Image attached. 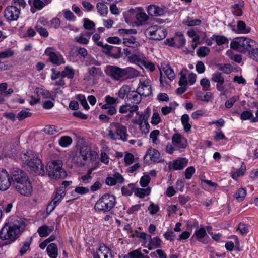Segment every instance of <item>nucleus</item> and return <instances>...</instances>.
<instances>
[{
	"label": "nucleus",
	"instance_id": "nucleus-1",
	"mask_svg": "<svg viewBox=\"0 0 258 258\" xmlns=\"http://www.w3.org/2000/svg\"><path fill=\"white\" fill-rule=\"evenodd\" d=\"M11 177L16 190L21 195L29 197L32 195L33 189L32 183L26 173L17 168H13Z\"/></svg>",
	"mask_w": 258,
	"mask_h": 258
},
{
	"label": "nucleus",
	"instance_id": "nucleus-2",
	"mask_svg": "<svg viewBox=\"0 0 258 258\" xmlns=\"http://www.w3.org/2000/svg\"><path fill=\"white\" fill-rule=\"evenodd\" d=\"M25 226V223L22 220H15L12 222L5 223L0 231V238L3 240L15 241L23 232Z\"/></svg>",
	"mask_w": 258,
	"mask_h": 258
},
{
	"label": "nucleus",
	"instance_id": "nucleus-3",
	"mask_svg": "<svg viewBox=\"0 0 258 258\" xmlns=\"http://www.w3.org/2000/svg\"><path fill=\"white\" fill-rule=\"evenodd\" d=\"M19 158L21 161L29 168L31 171L38 175H43L44 174L43 166L34 151L29 150L22 152L20 154Z\"/></svg>",
	"mask_w": 258,
	"mask_h": 258
},
{
	"label": "nucleus",
	"instance_id": "nucleus-4",
	"mask_svg": "<svg viewBox=\"0 0 258 258\" xmlns=\"http://www.w3.org/2000/svg\"><path fill=\"white\" fill-rule=\"evenodd\" d=\"M46 173L51 179L64 178L67 172L63 168V162L61 160H53L49 162L46 167Z\"/></svg>",
	"mask_w": 258,
	"mask_h": 258
},
{
	"label": "nucleus",
	"instance_id": "nucleus-5",
	"mask_svg": "<svg viewBox=\"0 0 258 258\" xmlns=\"http://www.w3.org/2000/svg\"><path fill=\"white\" fill-rule=\"evenodd\" d=\"M127 127L119 122H112L108 130V136L114 141L121 140L126 142L127 140Z\"/></svg>",
	"mask_w": 258,
	"mask_h": 258
},
{
	"label": "nucleus",
	"instance_id": "nucleus-6",
	"mask_svg": "<svg viewBox=\"0 0 258 258\" xmlns=\"http://www.w3.org/2000/svg\"><path fill=\"white\" fill-rule=\"evenodd\" d=\"M116 198L113 195L106 194L97 200L94 206L96 212L106 213L110 211L116 204Z\"/></svg>",
	"mask_w": 258,
	"mask_h": 258
},
{
	"label": "nucleus",
	"instance_id": "nucleus-7",
	"mask_svg": "<svg viewBox=\"0 0 258 258\" xmlns=\"http://www.w3.org/2000/svg\"><path fill=\"white\" fill-rule=\"evenodd\" d=\"M256 42L253 40L245 37H239L233 39L230 43V47L235 50H239L242 49L251 52L256 46Z\"/></svg>",
	"mask_w": 258,
	"mask_h": 258
},
{
	"label": "nucleus",
	"instance_id": "nucleus-8",
	"mask_svg": "<svg viewBox=\"0 0 258 258\" xmlns=\"http://www.w3.org/2000/svg\"><path fill=\"white\" fill-rule=\"evenodd\" d=\"M145 34L150 39L161 40L165 38L167 32L163 28L158 25H152L146 29Z\"/></svg>",
	"mask_w": 258,
	"mask_h": 258
},
{
	"label": "nucleus",
	"instance_id": "nucleus-9",
	"mask_svg": "<svg viewBox=\"0 0 258 258\" xmlns=\"http://www.w3.org/2000/svg\"><path fill=\"white\" fill-rule=\"evenodd\" d=\"M45 54L48 56L49 61L53 64L59 66L65 63V60L61 54L55 52L52 47H48L45 50Z\"/></svg>",
	"mask_w": 258,
	"mask_h": 258
},
{
	"label": "nucleus",
	"instance_id": "nucleus-10",
	"mask_svg": "<svg viewBox=\"0 0 258 258\" xmlns=\"http://www.w3.org/2000/svg\"><path fill=\"white\" fill-rule=\"evenodd\" d=\"M137 90L143 96H150L152 92L150 81L149 79H140Z\"/></svg>",
	"mask_w": 258,
	"mask_h": 258
},
{
	"label": "nucleus",
	"instance_id": "nucleus-11",
	"mask_svg": "<svg viewBox=\"0 0 258 258\" xmlns=\"http://www.w3.org/2000/svg\"><path fill=\"white\" fill-rule=\"evenodd\" d=\"M102 52L105 55L116 59L120 58L121 56V48L112 46L107 44L103 46Z\"/></svg>",
	"mask_w": 258,
	"mask_h": 258
},
{
	"label": "nucleus",
	"instance_id": "nucleus-12",
	"mask_svg": "<svg viewBox=\"0 0 258 258\" xmlns=\"http://www.w3.org/2000/svg\"><path fill=\"white\" fill-rule=\"evenodd\" d=\"M20 14V9L16 6H10L7 7L4 11L5 18L10 21L16 20L18 19Z\"/></svg>",
	"mask_w": 258,
	"mask_h": 258
},
{
	"label": "nucleus",
	"instance_id": "nucleus-13",
	"mask_svg": "<svg viewBox=\"0 0 258 258\" xmlns=\"http://www.w3.org/2000/svg\"><path fill=\"white\" fill-rule=\"evenodd\" d=\"M11 183V178L8 172L4 169H0V190H7Z\"/></svg>",
	"mask_w": 258,
	"mask_h": 258
},
{
	"label": "nucleus",
	"instance_id": "nucleus-14",
	"mask_svg": "<svg viewBox=\"0 0 258 258\" xmlns=\"http://www.w3.org/2000/svg\"><path fill=\"white\" fill-rule=\"evenodd\" d=\"M172 142L174 147L178 149H185L187 145V140L180 134H175L172 137Z\"/></svg>",
	"mask_w": 258,
	"mask_h": 258
},
{
	"label": "nucleus",
	"instance_id": "nucleus-15",
	"mask_svg": "<svg viewBox=\"0 0 258 258\" xmlns=\"http://www.w3.org/2000/svg\"><path fill=\"white\" fill-rule=\"evenodd\" d=\"M108 74L114 79L119 80L124 76V69H121L116 66L108 67Z\"/></svg>",
	"mask_w": 258,
	"mask_h": 258
},
{
	"label": "nucleus",
	"instance_id": "nucleus-16",
	"mask_svg": "<svg viewBox=\"0 0 258 258\" xmlns=\"http://www.w3.org/2000/svg\"><path fill=\"white\" fill-rule=\"evenodd\" d=\"M133 124L139 125V129L143 134H147L150 131V125L148 121H144L139 119H133L131 121Z\"/></svg>",
	"mask_w": 258,
	"mask_h": 258
},
{
	"label": "nucleus",
	"instance_id": "nucleus-17",
	"mask_svg": "<svg viewBox=\"0 0 258 258\" xmlns=\"http://www.w3.org/2000/svg\"><path fill=\"white\" fill-rule=\"evenodd\" d=\"M142 95L139 93L138 90L132 91L131 92L127 95V101L133 103V105H137L140 103L141 101V96Z\"/></svg>",
	"mask_w": 258,
	"mask_h": 258
},
{
	"label": "nucleus",
	"instance_id": "nucleus-18",
	"mask_svg": "<svg viewBox=\"0 0 258 258\" xmlns=\"http://www.w3.org/2000/svg\"><path fill=\"white\" fill-rule=\"evenodd\" d=\"M66 195V190L63 188L57 189L55 196L51 203L54 208L59 203Z\"/></svg>",
	"mask_w": 258,
	"mask_h": 258
},
{
	"label": "nucleus",
	"instance_id": "nucleus-19",
	"mask_svg": "<svg viewBox=\"0 0 258 258\" xmlns=\"http://www.w3.org/2000/svg\"><path fill=\"white\" fill-rule=\"evenodd\" d=\"M147 12L149 15L152 16H160L163 15L165 13L163 9L155 5L148 6Z\"/></svg>",
	"mask_w": 258,
	"mask_h": 258
},
{
	"label": "nucleus",
	"instance_id": "nucleus-20",
	"mask_svg": "<svg viewBox=\"0 0 258 258\" xmlns=\"http://www.w3.org/2000/svg\"><path fill=\"white\" fill-rule=\"evenodd\" d=\"M188 162L185 158H179L173 162L172 168L175 170H181L187 166Z\"/></svg>",
	"mask_w": 258,
	"mask_h": 258
},
{
	"label": "nucleus",
	"instance_id": "nucleus-21",
	"mask_svg": "<svg viewBox=\"0 0 258 258\" xmlns=\"http://www.w3.org/2000/svg\"><path fill=\"white\" fill-rule=\"evenodd\" d=\"M146 58L142 54H133L129 57L130 61L142 67Z\"/></svg>",
	"mask_w": 258,
	"mask_h": 258
},
{
	"label": "nucleus",
	"instance_id": "nucleus-22",
	"mask_svg": "<svg viewBox=\"0 0 258 258\" xmlns=\"http://www.w3.org/2000/svg\"><path fill=\"white\" fill-rule=\"evenodd\" d=\"M149 242L147 247L150 250L161 247L162 240L158 236L152 238L151 236H149Z\"/></svg>",
	"mask_w": 258,
	"mask_h": 258
},
{
	"label": "nucleus",
	"instance_id": "nucleus-23",
	"mask_svg": "<svg viewBox=\"0 0 258 258\" xmlns=\"http://www.w3.org/2000/svg\"><path fill=\"white\" fill-rule=\"evenodd\" d=\"M147 156L149 157L151 161L154 162L160 161V154L159 151L154 148H150L148 150Z\"/></svg>",
	"mask_w": 258,
	"mask_h": 258
},
{
	"label": "nucleus",
	"instance_id": "nucleus-24",
	"mask_svg": "<svg viewBox=\"0 0 258 258\" xmlns=\"http://www.w3.org/2000/svg\"><path fill=\"white\" fill-rule=\"evenodd\" d=\"M53 230L54 227L53 226L44 225L38 228L37 232L40 237H44L47 236Z\"/></svg>",
	"mask_w": 258,
	"mask_h": 258
},
{
	"label": "nucleus",
	"instance_id": "nucleus-25",
	"mask_svg": "<svg viewBox=\"0 0 258 258\" xmlns=\"http://www.w3.org/2000/svg\"><path fill=\"white\" fill-rule=\"evenodd\" d=\"M139 109L137 105H131L130 103H126L125 105L120 106L119 109V112L121 113H126L127 112H136Z\"/></svg>",
	"mask_w": 258,
	"mask_h": 258
},
{
	"label": "nucleus",
	"instance_id": "nucleus-26",
	"mask_svg": "<svg viewBox=\"0 0 258 258\" xmlns=\"http://www.w3.org/2000/svg\"><path fill=\"white\" fill-rule=\"evenodd\" d=\"M109 249L104 244L100 245L94 258H108Z\"/></svg>",
	"mask_w": 258,
	"mask_h": 258
},
{
	"label": "nucleus",
	"instance_id": "nucleus-27",
	"mask_svg": "<svg viewBox=\"0 0 258 258\" xmlns=\"http://www.w3.org/2000/svg\"><path fill=\"white\" fill-rule=\"evenodd\" d=\"M244 6V2L242 1H239L232 7V13L235 16H239L242 14V9Z\"/></svg>",
	"mask_w": 258,
	"mask_h": 258
},
{
	"label": "nucleus",
	"instance_id": "nucleus-28",
	"mask_svg": "<svg viewBox=\"0 0 258 258\" xmlns=\"http://www.w3.org/2000/svg\"><path fill=\"white\" fill-rule=\"evenodd\" d=\"M46 251L51 258H56L58 256L57 247L54 243L49 244L47 247Z\"/></svg>",
	"mask_w": 258,
	"mask_h": 258
},
{
	"label": "nucleus",
	"instance_id": "nucleus-29",
	"mask_svg": "<svg viewBox=\"0 0 258 258\" xmlns=\"http://www.w3.org/2000/svg\"><path fill=\"white\" fill-rule=\"evenodd\" d=\"M201 184L203 188L209 191L214 190L218 186L216 183L208 180H202Z\"/></svg>",
	"mask_w": 258,
	"mask_h": 258
},
{
	"label": "nucleus",
	"instance_id": "nucleus-30",
	"mask_svg": "<svg viewBox=\"0 0 258 258\" xmlns=\"http://www.w3.org/2000/svg\"><path fill=\"white\" fill-rule=\"evenodd\" d=\"M181 121L183 126L184 130L186 133L190 131L191 125L189 123V116L188 114H184L181 116Z\"/></svg>",
	"mask_w": 258,
	"mask_h": 258
},
{
	"label": "nucleus",
	"instance_id": "nucleus-31",
	"mask_svg": "<svg viewBox=\"0 0 258 258\" xmlns=\"http://www.w3.org/2000/svg\"><path fill=\"white\" fill-rule=\"evenodd\" d=\"M32 240V237L29 238L26 240L22 243V246L20 249L19 253L20 255L22 256L26 252L30 249V246L31 244Z\"/></svg>",
	"mask_w": 258,
	"mask_h": 258
},
{
	"label": "nucleus",
	"instance_id": "nucleus-32",
	"mask_svg": "<svg viewBox=\"0 0 258 258\" xmlns=\"http://www.w3.org/2000/svg\"><path fill=\"white\" fill-rule=\"evenodd\" d=\"M162 70L170 80L172 81L174 79L175 76L174 72L169 64H165L162 67Z\"/></svg>",
	"mask_w": 258,
	"mask_h": 258
},
{
	"label": "nucleus",
	"instance_id": "nucleus-33",
	"mask_svg": "<svg viewBox=\"0 0 258 258\" xmlns=\"http://www.w3.org/2000/svg\"><path fill=\"white\" fill-rule=\"evenodd\" d=\"M140 75V72L132 67H127L124 69V76L128 78H133Z\"/></svg>",
	"mask_w": 258,
	"mask_h": 258
},
{
	"label": "nucleus",
	"instance_id": "nucleus-34",
	"mask_svg": "<svg viewBox=\"0 0 258 258\" xmlns=\"http://www.w3.org/2000/svg\"><path fill=\"white\" fill-rule=\"evenodd\" d=\"M78 153L80 156H81L83 160H85L86 161L91 154V149L90 147L87 146L82 147L79 153Z\"/></svg>",
	"mask_w": 258,
	"mask_h": 258
},
{
	"label": "nucleus",
	"instance_id": "nucleus-35",
	"mask_svg": "<svg viewBox=\"0 0 258 258\" xmlns=\"http://www.w3.org/2000/svg\"><path fill=\"white\" fill-rule=\"evenodd\" d=\"M150 192L151 189L149 187L145 189L137 188L134 191L135 195L141 198H144L146 196H148Z\"/></svg>",
	"mask_w": 258,
	"mask_h": 258
},
{
	"label": "nucleus",
	"instance_id": "nucleus-36",
	"mask_svg": "<svg viewBox=\"0 0 258 258\" xmlns=\"http://www.w3.org/2000/svg\"><path fill=\"white\" fill-rule=\"evenodd\" d=\"M132 92L131 87L128 85H123L119 90L118 94L119 97L123 99L126 95H127Z\"/></svg>",
	"mask_w": 258,
	"mask_h": 258
},
{
	"label": "nucleus",
	"instance_id": "nucleus-37",
	"mask_svg": "<svg viewBox=\"0 0 258 258\" xmlns=\"http://www.w3.org/2000/svg\"><path fill=\"white\" fill-rule=\"evenodd\" d=\"M237 28L241 33L247 34L250 32V27L246 26V24L243 21H239L237 22Z\"/></svg>",
	"mask_w": 258,
	"mask_h": 258
},
{
	"label": "nucleus",
	"instance_id": "nucleus-38",
	"mask_svg": "<svg viewBox=\"0 0 258 258\" xmlns=\"http://www.w3.org/2000/svg\"><path fill=\"white\" fill-rule=\"evenodd\" d=\"M98 13L102 16H105L108 12V7L105 5V3H98L96 5Z\"/></svg>",
	"mask_w": 258,
	"mask_h": 258
},
{
	"label": "nucleus",
	"instance_id": "nucleus-39",
	"mask_svg": "<svg viewBox=\"0 0 258 258\" xmlns=\"http://www.w3.org/2000/svg\"><path fill=\"white\" fill-rule=\"evenodd\" d=\"M211 80L213 82L216 83L224 82V78L221 73L216 72L214 73L211 76Z\"/></svg>",
	"mask_w": 258,
	"mask_h": 258
},
{
	"label": "nucleus",
	"instance_id": "nucleus-40",
	"mask_svg": "<svg viewBox=\"0 0 258 258\" xmlns=\"http://www.w3.org/2000/svg\"><path fill=\"white\" fill-rule=\"evenodd\" d=\"M34 92L38 96H41L43 98H49L51 97L50 93L42 88H36Z\"/></svg>",
	"mask_w": 258,
	"mask_h": 258
},
{
	"label": "nucleus",
	"instance_id": "nucleus-41",
	"mask_svg": "<svg viewBox=\"0 0 258 258\" xmlns=\"http://www.w3.org/2000/svg\"><path fill=\"white\" fill-rule=\"evenodd\" d=\"M198 98L200 100L206 102H209L213 98V94L212 93L209 92L200 93L198 96Z\"/></svg>",
	"mask_w": 258,
	"mask_h": 258
},
{
	"label": "nucleus",
	"instance_id": "nucleus-42",
	"mask_svg": "<svg viewBox=\"0 0 258 258\" xmlns=\"http://www.w3.org/2000/svg\"><path fill=\"white\" fill-rule=\"evenodd\" d=\"M246 195V190L243 188H239L234 195V198L238 201H242Z\"/></svg>",
	"mask_w": 258,
	"mask_h": 258
},
{
	"label": "nucleus",
	"instance_id": "nucleus-43",
	"mask_svg": "<svg viewBox=\"0 0 258 258\" xmlns=\"http://www.w3.org/2000/svg\"><path fill=\"white\" fill-rule=\"evenodd\" d=\"M82 158V157L79 153L76 154V155L73 157V162L77 166H83L85 165L86 161L85 160H83Z\"/></svg>",
	"mask_w": 258,
	"mask_h": 258
},
{
	"label": "nucleus",
	"instance_id": "nucleus-44",
	"mask_svg": "<svg viewBox=\"0 0 258 258\" xmlns=\"http://www.w3.org/2000/svg\"><path fill=\"white\" fill-rule=\"evenodd\" d=\"M134 189L133 184H129L127 186H124L121 188V192L123 195L125 196H131Z\"/></svg>",
	"mask_w": 258,
	"mask_h": 258
},
{
	"label": "nucleus",
	"instance_id": "nucleus-45",
	"mask_svg": "<svg viewBox=\"0 0 258 258\" xmlns=\"http://www.w3.org/2000/svg\"><path fill=\"white\" fill-rule=\"evenodd\" d=\"M123 43L125 46L129 47H134V46L137 45L136 39L133 36H130L128 38H124Z\"/></svg>",
	"mask_w": 258,
	"mask_h": 258
},
{
	"label": "nucleus",
	"instance_id": "nucleus-46",
	"mask_svg": "<svg viewBox=\"0 0 258 258\" xmlns=\"http://www.w3.org/2000/svg\"><path fill=\"white\" fill-rule=\"evenodd\" d=\"M74 41L79 44L87 45L88 44L89 39L84 37V33H81L79 36L74 38Z\"/></svg>",
	"mask_w": 258,
	"mask_h": 258
},
{
	"label": "nucleus",
	"instance_id": "nucleus-47",
	"mask_svg": "<svg viewBox=\"0 0 258 258\" xmlns=\"http://www.w3.org/2000/svg\"><path fill=\"white\" fill-rule=\"evenodd\" d=\"M59 144L63 147H66L71 144L72 139L69 136H63L59 140Z\"/></svg>",
	"mask_w": 258,
	"mask_h": 258
},
{
	"label": "nucleus",
	"instance_id": "nucleus-48",
	"mask_svg": "<svg viewBox=\"0 0 258 258\" xmlns=\"http://www.w3.org/2000/svg\"><path fill=\"white\" fill-rule=\"evenodd\" d=\"M74 76V70L70 67L67 66L62 71V78L67 77L72 79Z\"/></svg>",
	"mask_w": 258,
	"mask_h": 258
},
{
	"label": "nucleus",
	"instance_id": "nucleus-49",
	"mask_svg": "<svg viewBox=\"0 0 258 258\" xmlns=\"http://www.w3.org/2000/svg\"><path fill=\"white\" fill-rule=\"evenodd\" d=\"M210 52V49L208 47H200L197 51V54L199 57H205Z\"/></svg>",
	"mask_w": 258,
	"mask_h": 258
},
{
	"label": "nucleus",
	"instance_id": "nucleus-50",
	"mask_svg": "<svg viewBox=\"0 0 258 258\" xmlns=\"http://www.w3.org/2000/svg\"><path fill=\"white\" fill-rule=\"evenodd\" d=\"M88 73L89 76L93 78H95L97 76L99 75L101 72L99 68L95 67H92L88 69Z\"/></svg>",
	"mask_w": 258,
	"mask_h": 258
},
{
	"label": "nucleus",
	"instance_id": "nucleus-51",
	"mask_svg": "<svg viewBox=\"0 0 258 258\" xmlns=\"http://www.w3.org/2000/svg\"><path fill=\"white\" fill-rule=\"evenodd\" d=\"M130 258H150L148 255H144L140 249H136L130 252Z\"/></svg>",
	"mask_w": 258,
	"mask_h": 258
},
{
	"label": "nucleus",
	"instance_id": "nucleus-52",
	"mask_svg": "<svg viewBox=\"0 0 258 258\" xmlns=\"http://www.w3.org/2000/svg\"><path fill=\"white\" fill-rule=\"evenodd\" d=\"M175 47H182L185 43V39L183 35H179L175 37Z\"/></svg>",
	"mask_w": 258,
	"mask_h": 258
},
{
	"label": "nucleus",
	"instance_id": "nucleus-53",
	"mask_svg": "<svg viewBox=\"0 0 258 258\" xmlns=\"http://www.w3.org/2000/svg\"><path fill=\"white\" fill-rule=\"evenodd\" d=\"M160 134V132L158 130H155L151 132L150 134V138L152 140V142L155 144H158L159 141L158 139V136Z\"/></svg>",
	"mask_w": 258,
	"mask_h": 258
},
{
	"label": "nucleus",
	"instance_id": "nucleus-54",
	"mask_svg": "<svg viewBox=\"0 0 258 258\" xmlns=\"http://www.w3.org/2000/svg\"><path fill=\"white\" fill-rule=\"evenodd\" d=\"M214 37H215L216 44L219 46L228 43V39L224 36L216 35Z\"/></svg>",
	"mask_w": 258,
	"mask_h": 258
},
{
	"label": "nucleus",
	"instance_id": "nucleus-55",
	"mask_svg": "<svg viewBox=\"0 0 258 258\" xmlns=\"http://www.w3.org/2000/svg\"><path fill=\"white\" fill-rule=\"evenodd\" d=\"M151 109L149 107H147L144 111V112L139 116L138 119H141L144 121H148V119L150 115Z\"/></svg>",
	"mask_w": 258,
	"mask_h": 258
},
{
	"label": "nucleus",
	"instance_id": "nucleus-56",
	"mask_svg": "<svg viewBox=\"0 0 258 258\" xmlns=\"http://www.w3.org/2000/svg\"><path fill=\"white\" fill-rule=\"evenodd\" d=\"M31 115V113L28 111V109L22 110L17 115V118L19 120H23L25 118Z\"/></svg>",
	"mask_w": 258,
	"mask_h": 258
},
{
	"label": "nucleus",
	"instance_id": "nucleus-57",
	"mask_svg": "<svg viewBox=\"0 0 258 258\" xmlns=\"http://www.w3.org/2000/svg\"><path fill=\"white\" fill-rule=\"evenodd\" d=\"M184 24L189 26H194L200 25L201 21L200 19L192 20L188 18L184 21Z\"/></svg>",
	"mask_w": 258,
	"mask_h": 258
},
{
	"label": "nucleus",
	"instance_id": "nucleus-58",
	"mask_svg": "<svg viewBox=\"0 0 258 258\" xmlns=\"http://www.w3.org/2000/svg\"><path fill=\"white\" fill-rule=\"evenodd\" d=\"M151 180V178L149 175H145L143 176L140 181V184L142 187H146Z\"/></svg>",
	"mask_w": 258,
	"mask_h": 258
},
{
	"label": "nucleus",
	"instance_id": "nucleus-59",
	"mask_svg": "<svg viewBox=\"0 0 258 258\" xmlns=\"http://www.w3.org/2000/svg\"><path fill=\"white\" fill-rule=\"evenodd\" d=\"M64 18L69 21L75 20V16L74 14L69 10L64 9L62 11Z\"/></svg>",
	"mask_w": 258,
	"mask_h": 258
},
{
	"label": "nucleus",
	"instance_id": "nucleus-60",
	"mask_svg": "<svg viewBox=\"0 0 258 258\" xmlns=\"http://www.w3.org/2000/svg\"><path fill=\"white\" fill-rule=\"evenodd\" d=\"M206 112V110L204 109L198 110L191 114V117L194 119H198L204 116Z\"/></svg>",
	"mask_w": 258,
	"mask_h": 258
},
{
	"label": "nucleus",
	"instance_id": "nucleus-61",
	"mask_svg": "<svg viewBox=\"0 0 258 258\" xmlns=\"http://www.w3.org/2000/svg\"><path fill=\"white\" fill-rule=\"evenodd\" d=\"M136 17L138 21L140 22H144L147 21L148 19V16L144 12H140L138 13L136 15Z\"/></svg>",
	"mask_w": 258,
	"mask_h": 258
},
{
	"label": "nucleus",
	"instance_id": "nucleus-62",
	"mask_svg": "<svg viewBox=\"0 0 258 258\" xmlns=\"http://www.w3.org/2000/svg\"><path fill=\"white\" fill-rule=\"evenodd\" d=\"M195 169L193 166H189L187 168L185 171V177L187 179H190L193 174L195 173Z\"/></svg>",
	"mask_w": 258,
	"mask_h": 258
},
{
	"label": "nucleus",
	"instance_id": "nucleus-63",
	"mask_svg": "<svg viewBox=\"0 0 258 258\" xmlns=\"http://www.w3.org/2000/svg\"><path fill=\"white\" fill-rule=\"evenodd\" d=\"M35 29L41 36L44 37H48V32L45 28H42L40 25L37 24L35 26Z\"/></svg>",
	"mask_w": 258,
	"mask_h": 258
},
{
	"label": "nucleus",
	"instance_id": "nucleus-64",
	"mask_svg": "<svg viewBox=\"0 0 258 258\" xmlns=\"http://www.w3.org/2000/svg\"><path fill=\"white\" fill-rule=\"evenodd\" d=\"M124 160L125 164L130 165L134 162V156L132 153H127L125 155Z\"/></svg>",
	"mask_w": 258,
	"mask_h": 258
}]
</instances>
